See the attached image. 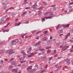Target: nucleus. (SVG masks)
<instances>
[{
    "mask_svg": "<svg viewBox=\"0 0 73 73\" xmlns=\"http://www.w3.org/2000/svg\"><path fill=\"white\" fill-rule=\"evenodd\" d=\"M50 13V12L49 11L45 12L44 14L43 15H44V16H45V15H48V13Z\"/></svg>",
    "mask_w": 73,
    "mask_h": 73,
    "instance_id": "nucleus-13",
    "label": "nucleus"
},
{
    "mask_svg": "<svg viewBox=\"0 0 73 73\" xmlns=\"http://www.w3.org/2000/svg\"><path fill=\"white\" fill-rule=\"evenodd\" d=\"M42 22H43V21H45V19H44V18H42Z\"/></svg>",
    "mask_w": 73,
    "mask_h": 73,
    "instance_id": "nucleus-30",
    "label": "nucleus"
},
{
    "mask_svg": "<svg viewBox=\"0 0 73 73\" xmlns=\"http://www.w3.org/2000/svg\"><path fill=\"white\" fill-rule=\"evenodd\" d=\"M66 40H64L62 42H63L64 44H65L66 43Z\"/></svg>",
    "mask_w": 73,
    "mask_h": 73,
    "instance_id": "nucleus-47",
    "label": "nucleus"
},
{
    "mask_svg": "<svg viewBox=\"0 0 73 73\" xmlns=\"http://www.w3.org/2000/svg\"><path fill=\"white\" fill-rule=\"evenodd\" d=\"M69 25H70V24H68L67 25H66V28H68V27H69Z\"/></svg>",
    "mask_w": 73,
    "mask_h": 73,
    "instance_id": "nucleus-36",
    "label": "nucleus"
},
{
    "mask_svg": "<svg viewBox=\"0 0 73 73\" xmlns=\"http://www.w3.org/2000/svg\"><path fill=\"white\" fill-rule=\"evenodd\" d=\"M16 40H17V41H15L14 40H13L11 42L13 45H15V44H16V42H19V40H18V39H16Z\"/></svg>",
    "mask_w": 73,
    "mask_h": 73,
    "instance_id": "nucleus-2",
    "label": "nucleus"
},
{
    "mask_svg": "<svg viewBox=\"0 0 73 73\" xmlns=\"http://www.w3.org/2000/svg\"><path fill=\"white\" fill-rule=\"evenodd\" d=\"M42 15V12H40L38 13V15L39 16H40L41 15Z\"/></svg>",
    "mask_w": 73,
    "mask_h": 73,
    "instance_id": "nucleus-26",
    "label": "nucleus"
},
{
    "mask_svg": "<svg viewBox=\"0 0 73 73\" xmlns=\"http://www.w3.org/2000/svg\"><path fill=\"white\" fill-rule=\"evenodd\" d=\"M7 8V6H3L2 7L3 9H6Z\"/></svg>",
    "mask_w": 73,
    "mask_h": 73,
    "instance_id": "nucleus-25",
    "label": "nucleus"
},
{
    "mask_svg": "<svg viewBox=\"0 0 73 73\" xmlns=\"http://www.w3.org/2000/svg\"><path fill=\"white\" fill-rule=\"evenodd\" d=\"M58 28H59V25H58L57 27L56 28V29H58Z\"/></svg>",
    "mask_w": 73,
    "mask_h": 73,
    "instance_id": "nucleus-59",
    "label": "nucleus"
},
{
    "mask_svg": "<svg viewBox=\"0 0 73 73\" xmlns=\"http://www.w3.org/2000/svg\"><path fill=\"white\" fill-rule=\"evenodd\" d=\"M25 58V56H23V57H22L21 58H19V60H21V59H22V58H24V59Z\"/></svg>",
    "mask_w": 73,
    "mask_h": 73,
    "instance_id": "nucleus-38",
    "label": "nucleus"
},
{
    "mask_svg": "<svg viewBox=\"0 0 73 73\" xmlns=\"http://www.w3.org/2000/svg\"><path fill=\"white\" fill-rule=\"evenodd\" d=\"M12 71L14 73H17V71H18V69H13L12 70Z\"/></svg>",
    "mask_w": 73,
    "mask_h": 73,
    "instance_id": "nucleus-5",
    "label": "nucleus"
},
{
    "mask_svg": "<svg viewBox=\"0 0 73 73\" xmlns=\"http://www.w3.org/2000/svg\"><path fill=\"white\" fill-rule=\"evenodd\" d=\"M36 30H34V31H33L32 32V33H36Z\"/></svg>",
    "mask_w": 73,
    "mask_h": 73,
    "instance_id": "nucleus-34",
    "label": "nucleus"
},
{
    "mask_svg": "<svg viewBox=\"0 0 73 73\" xmlns=\"http://www.w3.org/2000/svg\"><path fill=\"white\" fill-rule=\"evenodd\" d=\"M33 7H31V8H32L33 9H36V6H37V5H33Z\"/></svg>",
    "mask_w": 73,
    "mask_h": 73,
    "instance_id": "nucleus-7",
    "label": "nucleus"
},
{
    "mask_svg": "<svg viewBox=\"0 0 73 73\" xmlns=\"http://www.w3.org/2000/svg\"><path fill=\"white\" fill-rule=\"evenodd\" d=\"M29 4L30 5H32V3L30 2L29 3Z\"/></svg>",
    "mask_w": 73,
    "mask_h": 73,
    "instance_id": "nucleus-58",
    "label": "nucleus"
},
{
    "mask_svg": "<svg viewBox=\"0 0 73 73\" xmlns=\"http://www.w3.org/2000/svg\"><path fill=\"white\" fill-rule=\"evenodd\" d=\"M70 42H73V40H70Z\"/></svg>",
    "mask_w": 73,
    "mask_h": 73,
    "instance_id": "nucleus-53",
    "label": "nucleus"
},
{
    "mask_svg": "<svg viewBox=\"0 0 73 73\" xmlns=\"http://www.w3.org/2000/svg\"><path fill=\"white\" fill-rule=\"evenodd\" d=\"M58 32L59 34L62 33H63V30H60V31H58Z\"/></svg>",
    "mask_w": 73,
    "mask_h": 73,
    "instance_id": "nucleus-9",
    "label": "nucleus"
},
{
    "mask_svg": "<svg viewBox=\"0 0 73 73\" xmlns=\"http://www.w3.org/2000/svg\"><path fill=\"white\" fill-rule=\"evenodd\" d=\"M50 52H51V50H48L47 51V53H50Z\"/></svg>",
    "mask_w": 73,
    "mask_h": 73,
    "instance_id": "nucleus-21",
    "label": "nucleus"
},
{
    "mask_svg": "<svg viewBox=\"0 0 73 73\" xmlns=\"http://www.w3.org/2000/svg\"><path fill=\"white\" fill-rule=\"evenodd\" d=\"M1 23L2 24H4V23H5V22L4 21V20L2 19L1 20Z\"/></svg>",
    "mask_w": 73,
    "mask_h": 73,
    "instance_id": "nucleus-19",
    "label": "nucleus"
},
{
    "mask_svg": "<svg viewBox=\"0 0 73 73\" xmlns=\"http://www.w3.org/2000/svg\"><path fill=\"white\" fill-rule=\"evenodd\" d=\"M70 35V33H68L66 36V37L64 39V40H66V38H68V37H69Z\"/></svg>",
    "mask_w": 73,
    "mask_h": 73,
    "instance_id": "nucleus-8",
    "label": "nucleus"
},
{
    "mask_svg": "<svg viewBox=\"0 0 73 73\" xmlns=\"http://www.w3.org/2000/svg\"><path fill=\"white\" fill-rule=\"evenodd\" d=\"M67 64H70V62H67Z\"/></svg>",
    "mask_w": 73,
    "mask_h": 73,
    "instance_id": "nucleus-60",
    "label": "nucleus"
},
{
    "mask_svg": "<svg viewBox=\"0 0 73 73\" xmlns=\"http://www.w3.org/2000/svg\"><path fill=\"white\" fill-rule=\"evenodd\" d=\"M28 54H30V53H31V51H28Z\"/></svg>",
    "mask_w": 73,
    "mask_h": 73,
    "instance_id": "nucleus-62",
    "label": "nucleus"
},
{
    "mask_svg": "<svg viewBox=\"0 0 73 73\" xmlns=\"http://www.w3.org/2000/svg\"><path fill=\"white\" fill-rule=\"evenodd\" d=\"M33 62H35V61H29L30 64H31L32 63H33Z\"/></svg>",
    "mask_w": 73,
    "mask_h": 73,
    "instance_id": "nucleus-33",
    "label": "nucleus"
},
{
    "mask_svg": "<svg viewBox=\"0 0 73 73\" xmlns=\"http://www.w3.org/2000/svg\"><path fill=\"white\" fill-rule=\"evenodd\" d=\"M57 54H55L54 56V57H57Z\"/></svg>",
    "mask_w": 73,
    "mask_h": 73,
    "instance_id": "nucleus-48",
    "label": "nucleus"
},
{
    "mask_svg": "<svg viewBox=\"0 0 73 73\" xmlns=\"http://www.w3.org/2000/svg\"><path fill=\"white\" fill-rule=\"evenodd\" d=\"M32 66L28 67V72H30V71H31V70H32Z\"/></svg>",
    "mask_w": 73,
    "mask_h": 73,
    "instance_id": "nucleus-4",
    "label": "nucleus"
},
{
    "mask_svg": "<svg viewBox=\"0 0 73 73\" xmlns=\"http://www.w3.org/2000/svg\"><path fill=\"white\" fill-rule=\"evenodd\" d=\"M53 9L54 11H55V10H56V7H54L53 8Z\"/></svg>",
    "mask_w": 73,
    "mask_h": 73,
    "instance_id": "nucleus-44",
    "label": "nucleus"
},
{
    "mask_svg": "<svg viewBox=\"0 0 73 73\" xmlns=\"http://www.w3.org/2000/svg\"><path fill=\"white\" fill-rule=\"evenodd\" d=\"M68 7L69 8H72V6L70 5H69L68 6Z\"/></svg>",
    "mask_w": 73,
    "mask_h": 73,
    "instance_id": "nucleus-51",
    "label": "nucleus"
},
{
    "mask_svg": "<svg viewBox=\"0 0 73 73\" xmlns=\"http://www.w3.org/2000/svg\"><path fill=\"white\" fill-rule=\"evenodd\" d=\"M61 58H62V57H59L58 58V60H59V59Z\"/></svg>",
    "mask_w": 73,
    "mask_h": 73,
    "instance_id": "nucleus-57",
    "label": "nucleus"
},
{
    "mask_svg": "<svg viewBox=\"0 0 73 73\" xmlns=\"http://www.w3.org/2000/svg\"><path fill=\"white\" fill-rule=\"evenodd\" d=\"M28 57L29 58H31V57H32V55H29L28 56Z\"/></svg>",
    "mask_w": 73,
    "mask_h": 73,
    "instance_id": "nucleus-42",
    "label": "nucleus"
},
{
    "mask_svg": "<svg viewBox=\"0 0 73 73\" xmlns=\"http://www.w3.org/2000/svg\"><path fill=\"white\" fill-rule=\"evenodd\" d=\"M24 62H25V61H22L21 62V63H24Z\"/></svg>",
    "mask_w": 73,
    "mask_h": 73,
    "instance_id": "nucleus-50",
    "label": "nucleus"
},
{
    "mask_svg": "<svg viewBox=\"0 0 73 73\" xmlns=\"http://www.w3.org/2000/svg\"><path fill=\"white\" fill-rule=\"evenodd\" d=\"M36 71V69H34L30 71V72H34Z\"/></svg>",
    "mask_w": 73,
    "mask_h": 73,
    "instance_id": "nucleus-17",
    "label": "nucleus"
},
{
    "mask_svg": "<svg viewBox=\"0 0 73 73\" xmlns=\"http://www.w3.org/2000/svg\"><path fill=\"white\" fill-rule=\"evenodd\" d=\"M63 28H66V25H64L63 26Z\"/></svg>",
    "mask_w": 73,
    "mask_h": 73,
    "instance_id": "nucleus-45",
    "label": "nucleus"
},
{
    "mask_svg": "<svg viewBox=\"0 0 73 73\" xmlns=\"http://www.w3.org/2000/svg\"><path fill=\"white\" fill-rule=\"evenodd\" d=\"M29 50H32V48L31 47H30L29 48Z\"/></svg>",
    "mask_w": 73,
    "mask_h": 73,
    "instance_id": "nucleus-46",
    "label": "nucleus"
},
{
    "mask_svg": "<svg viewBox=\"0 0 73 73\" xmlns=\"http://www.w3.org/2000/svg\"><path fill=\"white\" fill-rule=\"evenodd\" d=\"M53 58V57H52L51 58H50L49 59V60L50 61L51 60V59H52Z\"/></svg>",
    "mask_w": 73,
    "mask_h": 73,
    "instance_id": "nucleus-56",
    "label": "nucleus"
},
{
    "mask_svg": "<svg viewBox=\"0 0 73 73\" xmlns=\"http://www.w3.org/2000/svg\"><path fill=\"white\" fill-rule=\"evenodd\" d=\"M15 52V51H13V49L7 50L6 51V53H9V55L12 54H14Z\"/></svg>",
    "mask_w": 73,
    "mask_h": 73,
    "instance_id": "nucleus-1",
    "label": "nucleus"
},
{
    "mask_svg": "<svg viewBox=\"0 0 73 73\" xmlns=\"http://www.w3.org/2000/svg\"><path fill=\"white\" fill-rule=\"evenodd\" d=\"M27 33H26L25 34L23 35H21V37H22L23 38H24V36H25V35H27Z\"/></svg>",
    "mask_w": 73,
    "mask_h": 73,
    "instance_id": "nucleus-22",
    "label": "nucleus"
},
{
    "mask_svg": "<svg viewBox=\"0 0 73 73\" xmlns=\"http://www.w3.org/2000/svg\"><path fill=\"white\" fill-rule=\"evenodd\" d=\"M53 12H50V14H49V15H50V16H52V15H53Z\"/></svg>",
    "mask_w": 73,
    "mask_h": 73,
    "instance_id": "nucleus-31",
    "label": "nucleus"
},
{
    "mask_svg": "<svg viewBox=\"0 0 73 73\" xmlns=\"http://www.w3.org/2000/svg\"><path fill=\"white\" fill-rule=\"evenodd\" d=\"M16 64V62L13 61L11 62V65H15Z\"/></svg>",
    "mask_w": 73,
    "mask_h": 73,
    "instance_id": "nucleus-14",
    "label": "nucleus"
},
{
    "mask_svg": "<svg viewBox=\"0 0 73 73\" xmlns=\"http://www.w3.org/2000/svg\"><path fill=\"white\" fill-rule=\"evenodd\" d=\"M40 43L41 42H38L37 43H35L34 44H33V45L34 46H37L38 45H40Z\"/></svg>",
    "mask_w": 73,
    "mask_h": 73,
    "instance_id": "nucleus-3",
    "label": "nucleus"
},
{
    "mask_svg": "<svg viewBox=\"0 0 73 73\" xmlns=\"http://www.w3.org/2000/svg\"><path fill=\"white\" fill-rule=\"evenodd\" d=\"M20 24H21V23L19 22L18 23V25H17V24H16L15 25V26H19L20 25Z\"/></svg>",
    "mask_w": 73,
    "mask_h": 73,
    "instance_id": "nucleus-27",
    "label": "nucleus"
},
{
    "mask_svg": "<svg viewBox=\"0 0 73 73\" xmlns=\"http://www.w3.org/2000/svg\"><path fill=\"white\" fill-rule=\"evenodd\" d=\"M5 18H6V17H5V16L4 17H2V18L3 19H5Z\"/></svg>",
    "mask_w": 73,
    "mask_h": 73,
    "instance_id": "nucleus-54",
    "label": "nucleus"
},
{
    "mask_svg": "<svg viewBox=\"0 0 73 73\" xmlns=\"http://www.w3.org/2000/svg\"><path fill=\"white\" fill-rule=\"evenodd\" d=\"M7 3L6 1H5V2H3L2 3V5H4V4H5V3Z\"/></svg>",
    "mask_w": 73,
    "mask_h": 73,
    "instance_id": "nucleus-35",
    "label": "nucleus"
},
{
    "mask_svg": "<svg viewBox=\"0 0 73 73\" xmlns=\"http://www.w3.org/2000/svg\"><path fill=\"white\" fill-rule=\"evenodd\" d=\"M43 8H44V7H40V10L42 9H43Z\"/></svg>",
    "mask_w": 73,
    "mask_h": 73,
    "instance_id": "nucleus-43",
    "label": "nucleus"
},
{
    "mask_svg": "<svg viewBox=\"0 0 73 73\" xmlns=\"http://www.w3.org/2000/svg\"><path fill=\"white\" fill-rule=\"evenodd\" d=\"M42 40L43 41L46 40V37H44L42 39Z\"/></svg>",
    "mask_w": 73,
    "mask_h": 73,
    "instance_id": "nucleus-15",
    "label": "nucleus"
},
{
    "mask_svg": "<svg viewBox=\"0 0 73 73\" xmlns=\"http://www.w3.org/2000/svg\"><path fill=\"white\" fill-rule=\"evenodd\" d=\"M14 59H15V58H11V59L10 60V61H12L13 60H14Z\"/></svg>",
    "mask_w": 73,
    "mask_h": 73,
    "instance_id": "nucleus-49",
    "label": "nucleus"
},
{
    "mask_svg": "<svg viewBox=\"0 0 73 73\" xmlns=\"http://www.w3.org/2000/svg\"><path fill=\"white\" fill-rule=\"evenodd\" d=\"M9 46H13V44L12 43H10L9 44Z\"/></svg>",
    "mask_w": 73,
    "mask_h": 73,
    "instance_id": "nucleus-29",
    "label": "nucleus"
},
{
    "mask_svg": "<svg viewBox=\"0 0 73 73\" xmlns=\"http://www.w3.org/2000/svg\"><path fill=\"white\" fill-rule=\"evenodd\" d=\"M48 19H52V17L50 16L48 17Z\"/></svg>",
    "mask_w": 73,
    "mask_h": 73,
    "instance_id": "nucleus-40",
    "label": "nucleus"
},
{
    "mask_svg": "<svg viewBox=\"0 0 73 73\" xmlns=\"http://www.w3.org/2000/svg\"><path fill=\"white\" fill-rule=\"evenodd\" d=\"M69 48V46H67L66 48L63 49V51H64V50H66V49H67L68 48Z\"/></svg>",
    "mask_w": 73,
    "mask_h": 73,
    "instance_id": "nucleus-18",
    "label": "nucleus"
},
{
    "mask_svg": "<svg viewBox=\"0 0 73 73\" xmlns=\"http://www.w3.org/2000/svg\"><path fill=\"white\" fill-rule=\"evenodd\" d=\"M44 70H42L40 72V73H43V72H44Z\"/></svg>",
    "mask_w": 73,
    "mask_h": 73,
    "instance_id": "nucleus-63",
    "label": "nucleus"
},
{
    "mask_svg": "<svg viewBox=\"0 0 73 73\" xmlns=\"http://www.w3.org/2000/svg\"><path fill=\"white\" fill-rule=\"evenodd\" d=\"M52 42V41H48L47 42V44H51Z\"/></svg>",
    "mask_w": 73,
    "mask_h": 73,
    "instance_id": "nucleus-20",
    "label": "nucleus"
},
{
    "mask_svg": "<svg viewBox=\"0 0 73 73\" xmlns=\"http://www.w3.org/2000/svg\"><path fill=\"white\" fill-rule=\"evenodd\" d=\"M27 13H28V12L27 11H25L22 14V16H23L24 15H26V14H27Z\"/></svg>",
    "mask_w": 73,
    "mask_h": 73,
    "instance_id": "nucleus-10",
    "label": "nucleus"
},
{
    "mask_svg": "<svg viewBox=\"0 0 73 73\" xmlns=\"http://www.w3.org/2000/svg\"><path fill=\"white\" fill-rule=\"evenodd\" d=\"M5 52V50H0V54H3Z\"/></svg>",
    "mask_w": 73,
    "mask_h": 73,
    "instance_id": "nucleus-6",
    "label": "nucleus"
},
{
    "mask_svg": "<svg viewBox=\"0 0 73 73\" xmlns=\"http://www.w3.org/2000/svg\"><path fill=\"white\" fill-rule=\"evenodd\" d=\"M4 62V61L3 60H1L0 62V64H2Z\"/></svg>",
    "mask_w": 73,
    "mask_h": 73,
    "instance_id": "nucleus-37",
    "label": "nucleus"
},
{
    "mask_svg": "<svg viewBox=\"0 0 73 73\" xmlns=\"http://www.w3.org/2000/svg\"><path fill=\"white\" fill-rule=\"evenodd\" d=\"M13 8H14V7H10V8H9V9H13Z\"/></svg>",
    "mask_w": 73,
    "mask_h": 73,
    "instance_id": "nucleus-52",
    "label": "nucleus"
},
{
    "mask_svg": "<svg viewBox=\"0 0 73 73\" xmlns=\"http://www.w3.org/2000/svg\"><path fill=\"white\" fill-rule=\"evenodd\" d=\"M39 50L40 51H44L45 49L44 48H41Z\"/></svg>",
    "mask_w": 73,
    "mask_h": 73,
    "instance_id": "nucleus-28",
    "label": "nucleus"
},
{
    "mask_svg": "<svg viewBox=\"0 0 73 73\" xmlns=\"http://www.w3.org/2000/svg\"><path fill=\"white\" fill-rule=\"evenodd\" d=\"M44 19H48V17H44Z\"/></svg>",
    "mask_w": 73,
    "mask_h": 73,
    "instance_id": "nucleus-41",
    "label": "nucleus"
},
{
    "mask_svg": "<svg viewBox=\"0 0 73 73\" xmlns=\"http://www.w3.org/2000/svg\"><path fill=\"white\" fill-rule=\"evenodd\" d=\"M67 46L66 45H65L64 46L63 48H62V49H63L64 48H65Z\"/></svg>",
    "mask_w": 73,
    "mask_h": 73,
    "instance_id": "nucleus-39",
    "label": "nucleus"
},
{
    "mask_svg": "<svg viewBox=\"0 0 73 73\" xmlns=\"http://www.w3.org/2000/svg\"><path fill=\"white\" fill-rule=\"evenodd\" d=\"M12 68H13V66H10L9 68V69H11Z\"/></svg>",
    "mask_w": 73,
    "mask_h": 73,
    "instance_id": "nucleus-24",
    "label": "nucleus"
},
{
    "mask_svg": "<svg viewBox=\"0 0 73 73\" xmlns=\"http://www.w3.org/2000/svg\"><path fill=\"white\" fill-rule=\"evenodd\" d=\"M38 66V65H37V64H36L35 66H36V67H37Z\"/></svg>",
    "mask_w": 73,
    "mask_h": 73,
    "instance_id": "nucleus-61",
    "label": "nucleus"
},
{
    "mask_svg": "<svg viewBox=\"0 0 73 73\" xmlns=\"http://www.w3.org/2000/svg\"><path fill=\"white\" fill-rule=\"evenodd\" d=\"M70 52H73V50H70Z\"/></svg>",
    "mask_w": 73,
    "mask_h": 73,
    "instance_id": "nucleus-55",
    "label": "nucleus"
},
{
    "mask_svg": "<svg viewBox=\"0 0 73 73\" xmlns=\"http://www.w3.org/2000/svg\"><path fill=\"white\" fill-rule=\"evenodd\" d=\"M21 53L23 54V55H27V54H26L25 52H24V51L22 50L21 51Z\"/></svg>",
    "mask_w": 73,
    "mask_h": 73,
    "instance_id": "nucleus-12",
    "label": "nucleus"
},
{
    "mask_svg": "<svg viewBox=\"0 0 73 73\" xmlns=\"http://www.w3.org/2000/svg\"><path fill=\"white\" fill-rule=\"evenodd\" d=\"M61 43L58 42L56 44V46H59V45H61Z\"/></svg>",
    "mask_w": 73,
    "mask_h": 73,
    "instance_id": "nucleus-16",
    "label": "nucleus"
},
{
    "mask_svg": "<svg viewBox=\"0 0 73 73\" xmlns=\"http://www.w3.org/2000/svg\"><path fill=\"white\" fill-rule=\"evenodd\" d=\"M62 67V66H59L58 67H57L56 68V69H60V68H61Z\"/></svg>",
    "mask_w": 73,
    "mask_h": 73,
    "instance_id": "nucleus-23",
    "label": "nucleus"
},
{
    "mask_svg": "<svg viewBox=\"0 0 73 73\" xmlns=\"http://www.w3.org/2000/svg\"><path fill=\"white\" fill-rule=\"evenodd\" d=\"M45 52H42V54H45Z\"/></svg>",
    "mask_w": 73,
    "mask_h": 73,
    "instance_id": "nucleus-64",
    "label": "nucleus"
},
{
    "mask_svg": "<svg viewBox=\"0 0 73 73\" xmlns=\"http://www.w3.org/2000/svg\"><path fill=\"white\" fill-rule=\"evenodd\" d=\"M43 33H44V34L45 35V34H46L48 33V31H46L44 32H43Z\"/></svg>",
    "mask_w": 73,
    "mask_h": 73,
    "instance_id": "nucleus-32",
    "label": "nucleus"
},
{
    "mask_svg": "<svg viewBox=\"0 0 73 73\" xmlns=\"http://www.w3.org/2000/svg\"><path fill=\"white\" fill-rule=\"evenodd\" d=\"M41 59L42 60H46V59H47V57L46 56L42 57L41 58Z\"/></svg>",
    "mask_w": 73,
    "mask_h": 73,
    "instance_id": "nucleus-11",
    "label": "nucleus"
}]
</instances>
